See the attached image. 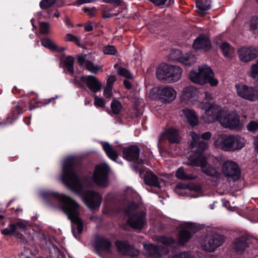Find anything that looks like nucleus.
Masks as SVG:
<instances>
[{"label": "nucleus", "mask_w": 258, "mask_h": 258, "mask_svg": "<svg viewBox=\"0 0 258 258\" xmlns=\"http://www.w3.org/2000/svg\"><path fill=\"white\" fill-rule=\"evenodd\" d=\"M208 149V143L201 141L195 145V166H200L203 172L209 176H214L217 172L214 168L207 165L204 152Z\"/></svg>", "instance_id": "nucleus-5"}, {"label": "nucleus", "mask_w": 258, "mask_h": 258, "mask_svg": "<svg viewBox=\"0 0 258 258\" xmlns=\"http://www.w3.org/2000/svg\"><path fill=\"white\" fill-rule=\"evenodd\" d=\"M41 195L48 205L61 208L71 222L74 236L79 238L83 230V222L79 216V205L77 202L68 196L52 191H43Z\"/></svg>", "instance_id": "nucleus-2"}, {"label": "nucleus", "mask_w": 258, "mask_h": 258, "mask_svg": "<svg viewBox=\"0 0 258 258\" xmlns=\"http://www.w3.org/2000/svg\"><path fill=\"white\" fill-rule=\"evenodd\" d=\"M237 95L244 99L255 101L258 100V89L242 84L235 85Z\"/></svg>", "instance_id": "nucleus-11"}, {"label": "nucleus", "mask_w": 258, "mask_h": 258, "mask_svg": "<svg viewBox=\"0 0 258 258\" xmlns=\"http://www.w3.org/2000/svg\"><path fill=\"white\" fill-rule=\"evenodd\" d=\"M175 190L180 196L194 198V183L178 182L175 185Z\"/></svg>", "instance_id": "nucleus-17"}, {"label": "nucleus", "mask_w": 258, "mask_h": 258, "mask_svg": "<svg viewBox=\"0 0 258 258\" xmlns=\"http://www.w3.org/2000/svg\"><path fill=\"white\" fill-rule=\"evenodd\" d=\"M112 244L110 240L104 236L97 235L95 237L94 242V247L96 253L100 254L101 251L106 252L111 251Z\"/></svg>", "instance_id": "nucleus-14"}, {"label": "nucleus", "mask_w": 258, "mask_h": 258, "mask_svg": "<svg viewBox=\"0 0 258 258\" xmlns=\"http://www.w3.org/2000/svg\"><path fill=\"white\" fill-rule=\"evenodd\" d=\"M116 15V14H111L109 13L108 11H106L105 9H104L102 11V17L104 19L109 18Z\"/></svg>", "instance_id": "nucleus-58"}, {"label": "nucleus", "mask_w": 258, "mask_h": 258, "mask_svg": "<svg viewBox=\"0 0 258 258\" xmlns=\"http://www.w3.org/2000/svg\"><path fill=\"white\" fill-rule=\"evenodd\" d=\"M74 62V58L72 55L67 56L63 60L64 72L67 70L71 76L74 75L75 72Z\"/></svg>", "instance_id": "nucleus-33"}, {"label": "nucleus", "mask_w": 258, "mask_h": 258, "mask_svg": "<svg viewBox=\"0 0 258 258\" xmlns=\"http://www.w3.org/2000/svg\"><path fill=\"white\" fill-rule=\"evenodd\" d=\"M41 45L44 47L53 51H58V47L56 44L48 37H44L41 39Z\"/></svg>", "instance_id": "nucleus-39"}, {"label": "nucleus", "mask_w": 258, "mask_h": 258, "mask_svg": "<svg viewBox=\"0 0 258 258\" xmlns=\"http://www.w3.org/2000/svg\"><path fill=\"white\" fill-rule=\"evenodd\" d=\"M116 80V78L114 76H110L107 80L106 87L110 88H112L114 82Z\"/></svg>", "instance_id": "nucleus-55"}, {"label": "nucleus", "mask_w": 258, "mask_h": 258, "mask_svg": "<svg viewBox=\"0 0 258 258\" xmlns=\"http://www.w3.org/2000/svg\"><path fill=\"white\" fill-rule=\"evenodd\" d=\"M118 74L120 76L132 79L133 78L132 73L126 69L120 67L117 70Z\"/></svg>", "instance_id": "nucleus-48"}, {"label": "nucleus", "mask_w": 258, "mask_h": 258, "mask_svg": "<svg viewBox=\"0 0 258 258\" xmlns=\"http://www.w3.org/2000/svg\"><path fill=\"white\" fill-rule=\"evenodd\" d=\"M220 48L223 55L227 58H231L233 56L234 49L229 43L226 42L221 43Z\"/></svg>", "instance_id": "nucleus-34"}, {"label": "nucleus", "mask_w": 258, "mask_h": 258, "mask_svg": "<svg viewBox=\"0 0 258 258\" xmlns=\"http://www.w3.org/2000/svg\"><path fill=\"white\" fill-rule=\"evenodd\" d=\"M181 100L187 105L194 104V86H190L184 88Z\"/></svg>", "instance_id": "nucleus-26"}, {"label": "nucleus", "mask_w": 258, "mask_h": 258, "mask_svg": "<svg viewBox=\"0 0 258 258\" xmlns=\"http://www.w3.org/2000/svg\"><path fill=\"white\" fill-rule=\"evenodd\" d=\"M231 135H221L215 142V146L224 151L230 150Z\"/></svg>", "instance_id": "nucleus-23"}, {"label": "nucleus", "mask_w": 258, "mask_h": 258, "mask_svg": "<svg viewBox=\"0 0 258 258\" xmlns=\"http://www.w3.org/2000/svg\"><path fill=\"white\" fill-rule=\"evenodd\" d=\"M162 248L151 243L148 245L147 249L150 255L156 258H159L161 256Z\"/></svg>", "instance_id": "nucleus-37"}, {"label": "nucleus", "mask_w": 258, "mask_h": 258, "mask_svg": "<svg viewBox=\"0 0 258 258\" xmlns=\"http://www.w3.org/2000/svg\"><path fill=\"white\" fill-rule=\"evenodd\" d=\"M144 182L146 184L158 188H160L159 179L152 171H147L144 176Z\"/></svg>", "instance_id": "nucleus-24"}, {"label": "nucleus", "mask_w": 258, "mask_h": 258, "mask_svg": "<svg viewBox=\"0 0 258 258\" xmlns=\"http://www.w3.org/2000/svg\"><path fill=\"white\" fill-rule=\"evenodd\" d=\"M123 85L125 88L128 90H130L132 88V84L128 80L125 79L123 80Z\"/></svg>", "instance_id": "nucleus-64"}, {"label": "nucleus", "mask_w": 258, "mask_h": 258, "mask_svg": "<svg viewBox=\"0 0 258 258\" xmlns=\"http://www.w3.org/2000/svg\"><path fill=\"white\" fill-rule=\"evenodd\" d=\"M146 212L141 210L135 212L134 215L128 218L127 224L135 230H141L147 224Z\"/></svg>", "instance_id": "nucleus-12"}, {"label": "nucleus", "mask_w": 258, "mask_h": 258, "mask_svg": "<svg viewBox=\"0 0 258 258\" xmlns=\"http://www.w3.org/2000/svg\"><path fill=\"white\" fill-rule=\"evenodd\" d=\"M224 174L229 177L237 176L240 173L238 165L232 161H227L223 166Z\"/></svg>", "instance_id": "nucleus-21"}, {"label": "nucleus", "mask_w": 258, "mask_h": 258, "mask_svg": "<svg viewBox=\"0 0 258 258\" xmlns=\"http://www.w3.org/2000/svg\"><path fill=\"white\" fill-rule=\"evenodd\" d=\"M39 32L43 35H47L49 33V23L41 22L39 23Z\"/></svg>", "instance_id": "nucleus-44"}, {"label": "nucleus", "mask_w": 258, "mask_h": 258, "mask_svg": "<svg viewBox=\"0 0 258 258\" xmlns=\"http://www.w3.org/2000/svg\"><path fill=\"white\" fill-rule=\"evenodd\" d=\"M65 40L66 41L74 42L76 45L79 46H81L80 38L71 33H68L66 35Z\"/></svg>", "instance_id": "nucleus-45"}, {"label": "nucleus", "mask_w": 258, "mask_h": 258, "mask_svg": "<svg viewBox=\"0 0 258 258\" xmlns=\"http://www.w3.org/2000/svg\"><path fill=\"white\" fill-rule=\"evenodd\" d=\"M94 0H77L76 2L70 4L72 6H80L87 3H92Z\"/></svg>", "instance_id": "nucleus-57"}, {"label": "nucleus", "mask_w": 258, "mask_h": 258, "mask_svg": "<svg viewBox=\"0 0 258 258\" xmlns=\"http://www.w3.org/2000/svg\"><path fill=\"white\" fill-rule=\"evenodd\" d=\"M26 109L27 103L22 100H19L18 102L14 103L10 112L8 114L4 121L0 122V125L12 124Z\"/></svg>", "instance_id": "nucleus-10"}, {"label": "nucleus", "mask_w": 258, "mask_h": 258, "mask_svg": "<svg viewBox=\"0 0 258 258\" xmlns=\"http://www.w3.org/2000/svg\"><path fill=\"white\" fill-rule=\"evenodd\" d=\"M212 136V134L210 132H205L204 133H203L202 135V139H204L205 140V141L204 140H199V141H198L197 139L198 138H199V135H196L195 134V145L197 144V143L201 142V141H206L207 142V143H208V142L207 140H208L209 139H210L211 138ZM209 146V144H208V147Z\"/></svg>", "instance_id": "nucleus-49"}, {"label": "nucleus", "mask_w": 258, "mask_h": 258, "mask_svg": "<svg viewBox=\"0 0 258 258\" xmlns=\"http://www.w3.org/2000/svg\"><path fill=\"white\" fill-rule=\"evenodd\" d=\"M163 137L167 139L170 144H179L180 142L179 130L175 128H167L162 133L159 141L162 140Z\"/></svg>", "instance_id": "nucleus-18"}, {"label": "nucleus", "mask_w": 258, "mask_h": 258, "mask_svg": "<svg viewBox=\"0 0 258 258\" xmlns=\"http://www.w3.org/2000/svg\"><path fill=\"white\" fill-rule=\"evenodd\" d=\"M94 105L96 107H105V101L102 98L98 97L97 95H94Z\"/></svg>", "instance_id": "nucleus-52"}, {"label": "nucleus", "mask_w": 258, "mask_h": 258, "mask_svg": "<svg viewBox=\"0 0 258 258\" xmlns=\"http://www.w3.org/2000/svg\"><path fill=\"white\" fill-rule=\"evenodd\" d=\"M86 69L92 73L96 74L99 70L100 68L97 65L94 64L92 61L87 60Z\"/></svg>", "instance_id": "nucleus-46"}, {"label": "nucleus", "mask_w": 258, "mask_h": 258, "mask_svg": "<svg viewBox=\"0 0 258 258\" xmlns=\"http://www.w3.org/2000/svg\"><path fill=\"white\" fill-rule=\"evenodd\" d=\"M119 253L123 255H133L134 251L132 250L133 247L129 242L125 240H117L115 242Z\"/></svg>", "instance_id": "nucleus-22"}, {"label": "nucleus", "mask_w": 258, "mask_h": 258, "mask_svg": "<svg viewBox=\"0 0 258 258\" xmlns=\"http://www.w3.org/2000/svg\"><path fill=\"white\" fill-rule=\"evenodd\" d=\"M247 128L249 131L255 132L258 130V123L256 121H251L247 124Z\"/></svg>", "instance_id": "nucleus-54"}, {"label": "nucleus", "mask_w": 258, "mask_h": 258, "mask_svg": "<svg viewBox=\"0 0 258 258\" xmlns=\"http://www.w3.org/2000/svg\"><path fill=\"white\" fill-rule=\"evenodd\" d=\"M159 242L162 243L163 244L165 245H168L170 246H173L175 244L176 241L172 237H168L166 236H161L159 239Z\"/></svg>", "instance_id": "nucleus-43"}, {"label": "nucleus", "mask_w": 258, "mask_h": 258, "mask_svg": "<svg viewBox=\"0 0 258 258\" xmlns=\"http://www.w3.org/2000/svg\"><path fill=\"white\" fill-rule=\"evenodd\" d=\"M117 52L116 48L113 45H108L104 50V53L106 54L115 55Z\"/></svg>", "instance_id": "nucleus-53"}, {"label": "nucleus", "mask_w": 258, "mask_h": 258, "mask_svg": "<svg viewBox=\"0 0 258 258\" xmlns=\"http://www.w3.org/2000/svg\"><path fill=\"white\" fill-rule=\"evenodd\" d=\"M170 68L171 70L168 78L169 83L176 82L181 78L182 69L180 67L174 65H170Z\"/></svg>", "instance_id": "nucleus-29"}, {"label": "nucleus", "mask_w": 258, "mask_h": 258, "mask_svg": "<svg viewBox=\"0 0 258 258\" xmlns=\"http://www.w3.org/2000/svg\"><path fill=\"white\" fill-rule=\"evenodd\" d=\"M1 233L5 236H15L20 239L21 241L24 243L26 241L24 236L19 232L16 231V225L14 223L10 224L7 228L1 230Z\"/></svg>", "instance_id": "nucleus-25"}, {"label": "nucleus", "mask_w": 258, "mask_h": 258, "mask_svg": "<svg viewBox=\"0 0 258 258\" xmlns=\"http://www.w3.org/2000/svg\"><path fill=\"white\" fill-rule=\"evenodd\" d=\"M84 29L87 32H90L93 30L92 23L91 21H88L85 24Z\"/></svg>", "instance_id": "nucleus-60"}, {"label": "nucleus", "mask_w": 258, "mask_h": 258, "mask_svg": "<svg viewBox=\"0 0 258 258\" xmlns=\"http://www.w3.org/2000/svg\"><path fill=\"white\" fill-rule=\"evenodd\" d=\"M224 241L225 237L222 235L211 233L198 238L197 244L202 250L212 252L221 246Z\"/></svg>", "instance_id": "nucleus-6"}, {"label": "nucleus", "mask_w": 258, "mask_h": 258, "mask_svg": "<svg viewBox=\"0 0 258 258\" xmlns=\"http://www.w3.org/2000/svg\"><path fill=\"white\" fill-rule=\"evenodd\" d=\"M138 208V204L134 201H132L129 205H127L124 210L125 214L128 217L134 215V211Z\"/></svg>", "instance_id": "nucleus-41"}, {"label": "nucleus", "mask_w": 258, "mask_h": 258, "mask_svg": "<svg viewBox=\"0 0 258 258\" xmlns=\"http://www.w3.org/2000/svg\"><path fill=\"white\" fill-rule=\"evenodd\" d=\"M74 82L78 87L85 89V85L93 92L96 93L100 91L102 84L99 80L92 75H84L80 78V80L75 79Z\"/></svg>", "instance_id": "nucleus-9"}, {"label": "nucleus", "mask_w": 258, "mask_h": 258, "mask_svg": "<svg viewBox=\"0 0 258 258\" xmlns=\"http://www.w3.org/2000/svg\"><path fill=\"white\" fill-rule=\"evenodd\" d=\"M253 240L247 236H242L236 238L233 242V248L237 252L241 253L250 247Z\"/></svg>", "instance_id": "nucleus-16"}, {"label": "nucleus", "mask_w": 258, "mask_h": 258, "mask_svg": "<svg viewBox=\"0 0 258 258\" xmlns=\"http://www.w3.org/2000/svg\"><path fill=\"white\" fill-rule=\"evenodd\" d=\"M100 143L107 157L111 160L116 161L118 158V155L113 149V147L107 142L102 141Z\"/></svg>", "instance_id": "nucleus-30"}, {"label": "nucleus", "mask_w": 258, "mask_h": 258, "mask_svg": "<svg viewBox=\"0 0 258 258\" xmlns=\"http://www.w3.org/2000/svg\"><path fill=\"white\" fill-rule=\"evenodd\" d=\"M250 28L253 33L258 35V17L251 20Z\"/></svg>", "instance_id": "nucleus-50"}, {"label": "nucleus", "mask_w": 258, "mask_h": 258, "mask_svg": "<svg viewBox=\"0 0 258 258\" xmlns=\"http://www.w3.org/2000/svg\"><path fill=\"white\" fill-rule=\"evenodd\" d=\"M184 121L192 128L194 127V110L186 108L182 110Z\"/></svg>", "instance_id": "nucleus-38"}, {"label": "nucleus", "mask_w": 258, "mask_h": 258, "mask_svg": "<svg viewBox=\"0 0 258 258\" xmlns=\"http://www.w3.org/2000/svg\"><path fill=\"white\" fill-rule=\"evenodd\" d=\"M211 47V43L208 37L201 35L195 40V49L208 50Z\"/></svg>", "instance_id": "nucleus-27"}, {"label": "nucleus", "mask_w": 258, "mask_h": 258, "mask_svg": "<svg viewBox=\"0 0 258 258\" xmlns=\"http://www.w3.org/2000/svg\"><path fill=\"white\" fill-rule=\"evenodd\" d=\"M170 65L166 63H163L158 66L156 70V76L159 80L169 83L168 78L171 70Z\"/></svg>", "instance_id": "nucleus-20"}, {"label": "nucleus", "mask_w": 258, "mask_h": 258, "mask_svg": "<svg viewBox=\"0 0 258 258\" xmlns=\"http://www.w3.org/2000/svg\"><path fill=\"white\" fill-rule=\"evenodd\" d=\"M175 176L177 178L185 181L194 179V174L187 173L183 167L177 169L175 172Z\"/></svg>", "instance_id": "nucleus-36"}, {"label": "nucleus", "mask_w": 258, "mask_h": 258, "mask_svg": "<svg viewBox=\"0 0 258 258\" xmlns=\"http://www.w3.org/2000/svg\"><path fill=\"white\" fill-rule=\"evenodd\" d=\"M178 236L179 244L180 245H184L191 237V234L188 228L183 227L180 230Z\"/></svg>", "instance_id": "nucleus-35"}, {"label": "nucleus", "mask_w": 258, "mask_h": 258, "mask_svg": "<svg viewBox=\"0 0 258 258\" xmlns=\"http://www.w3.org/2000/svg\"><path fill=\"white\" fill-rule=\"evenodd\" d=\"M83 10L85 13L88 12V14L90 16H92L94 15V12L96 10V8L95 7L92 8H89L87 7H84Z\"/></svg>", "instance_id": "nucleus-62"}, {"label": "nucleus", "mask_w": 258, "mask_h": 258, "mask_svg": "<svg viewBox=\"0 0 258 258\" xmlns=\"http://www.w3.org/2000/svg\"><path fill=\"white\" fill-rule=\"evenodd\" d=\"M159 98L165 102L173 101L176 95V91L170 87H165L162 89H159L158 91Z\"/></svg>", "instance_id": "nucleus-19"}, {"label": "nucleus", "mask_w": 258, "mask_h": 258, "mask_svg": "<svg viewBox=\"0 0 258 258\" xmlns=\"http://www.w3.org/2000/svg\"><path fill=\"white\" fill-rule=\"evenodd\" d=\"M87 60L85 57L82 55L79 56L77 58L78 63L80 66L86 65Z\"/></svg>", "instance_id": "nucleus-59"}, {"label": "nucleus", "mask_w": 258, "mask_h": 258, "mask_svg": "<svg viewBox=\"0 0 258 258\" xmlns=\"http://www.w3.org/2000/svg\"><path fill=\"white\" fill-rule=\"evenodd\" d=\"M56 3V0H42L39 3V6L42 10H46Z\"/></svg>", "instance_id": "nucleus-47"}, {"label": "nucleus", "mask_w": 258, "mask_h": 258, "mask_svg": "<svg viewBox=\"0 0 258 258\" xmlns=\"http://www.w3.org/2000/svg\"><path fill=\"white\" fill-rule=\"evenodd\" d=\"M112 89L106 87L104 91V95L106 98H109L112 96Z\"/></svg>", "instance_id": "nucleus-61"}, {"label": "nucleus", "mask_w": 258, "mask_h": 258, "mask_svg": "<svg viewBox=\"0 0 258 258\" xmlns=\"http://www.w3.org/2000/svg\"><path fill=\"white\" fill-rule=\"evenodd\" d=\"M154 6L157 7H161L166 4L167 0H149Z\"/></svg>", "instance_id": "nucleus-56"}, {"label": "nucleus", "mask_w": 258, "mask_h": 258, "mask_svg": "<svg viewBox=\"0 0 258 258\" xmlns=\"http://www.w3.org/2000/svg\"><path fill=\"white\" fill-rule=\"evenodd\" d=\"M230 150L241 149L245 145L244 140L238 136L231 135Z\"/></svg>", "instance_id": "nucleus-32"}, {"label": "nucleus", "mask_w": 258, "mask_h": 258, "mask_svg": "<svg viewBox=\"0 0 258 258\" xmlns=\"http://www.w3.org/2000/svg\"><path fill=\"white\" fill-rule=\"evenodd\" d=\"M140 149L138 146L131 145L123 148L122 157L126 160L133 161L132 164L133 170L141 175L144 172L145 167L143 164L147 162V158L146 156L144 158H140Z\"/></svg>", "instance_id": "nucleus-3"}, {"label": "nucleus", "mask_w": 258, "mask_h": 258, "mask_svg": "<svg viewBox=\"0 0 258 258\" xmlns=\"http://www.w3.org/2000/svg\"><path fill=\"white\" fill-rule=\"evenodd\" d=\"M56 98L51 97L48 99H45L42 101H38L37 98L32 99L29 101V107L30 110L34 109L36 108L41 107L42 106H45L49 104L51 102H54Z\"/></svg>", "instance_id": "nucleus-31"}, {"label": "nucleus", "mask_w": 258, "mask_h": 258, "mask_svg": "<svg viewBox=\"0 0 258 258\" xmlns=\"http://www.w3.org/2000/svg\"><path fill=\"white\" fill-rule=\"evenodd\" d=\"M215 113L209 121H214L218 118L220 124L224 127L234 128L237 127L239 124V116L234 112L229 111H217L216 109L213 107L210 108L206 111L207 115H211L212 113Z\"/></svg>", "instance_id": "nucleus-4"}, {"label": "nucleus", "mask_w": 258, "mask_h": 258, "mask_svg": "<svg viewBox=\"0 0 258 258\" xmlns=\"http://www.w3.org/2000/svg\"><path fill=\"white\" fill-rule=\"evenodd\" d=\"M239 59L242 61L249 62L258 56V50L252 47H243L238 51Z\"/></svg>", "instance_id": "nucleus-15"}, {"label": "nucleus", "mask_w": 258, "mask_h": 258, "mask_svg": "<svg viewBox=\"0 0 258 258\" xmlns=\"http://www.w3.org/2000/svg\"><path fill=\"white\" fill-rule=\"evenodd\" d=\"M258 75V60L255 63L252 64L251 66V70L249 73V76L253 79L256 78Z\"/></svg>", "instance_id": "nucleus-51"}, {"label": "nucleus", "mask_w": 258, "mask_h": 258, "mask_svg": "<svg viewBox=\"0 0 258 258\" xmlns=\"http://www.w3.org/2000/svg\"><path fill=\"white\" fill-rule=\"evenodd\" d=\"M122 108V106L118 100L115 99L112 101L111 109L113 114H118Z\"/></svg>", "instance_id": "nucleus-42"}, {"label": "nucleus", "mask_w": 258, "mask_h": 258, "mask_svg": "<svg viewBox=\"0 0 258 258\" xmlns=\"http://www.w3.org/2000/svg\"><path fill=\"white\" fill-rule=\"evenodd\" d=\"M80 165V162L75 156H69L63 161L61 180L63 183L78 195H83L85 204L91 210L98 209L102 203L101 195L94 190L84 192V186L77 169Z\"/></svg>", "instance_id": "nucleus-1"}, {"label": "nucleus", "mask_w": 258, "mask_h": 258, "mask_svg": "<svg viewBox=\"0 0 258 258\" xmlns=\"http://www.w3.org/2000/svg\"><path fill=\"white\" fill-rule=\"evenodd\" d=\"M168 59L171 61H178L182 64L189 67L193 63L191 55L187 53L183 54L178 49H172L168 56Z\"/></svg>", "instance_id": "nucleus-13"}, {"label": "nucleus", "mask_w": 258, "mask_h": 258, "mask_svg": "<svg viewBox=\"0 0 258 258\" xmlns=\"http://www.w3.org/2000/svg\"><path fill=\"white\" fill-rule=\"evenodd\" d=\"M107 3L113 4L116 6H119L121 4V0H104Z\"/></svg>", "instance_id": "nucleus-63"}, {"label": "nucleus", "mask_w": 258, "mask_h": 258, "mask_svg": "<svg viewBox=\"0 0 258 258\" xmlns=\"http://www.w3.org/2000/svg\"><path fill=\"white\" fill-rule=\"evenodd\" d=\"M195 83L204 85L209 83L211 87H216L218 80L215 77L211 69L207 65H202L198 68V72L195 76Z\"/></svg>", "instance_id": "nucleus-7"}, {"label": "nucleus", "mask_w": 258, "mask_h": 258, "mask_svg": "<svg viewBox=\"0 0 258 258\" xmlns=\"http://www.w3.org/2000/svg\"><path fill=\"white\" fill-rule=\"evenodd\" d=\"M196 7L197 13L201 16H204L211 8V0H197Z\"/></svg>", "instance_id": "nucleus-28"}, {"label": "nucleus", "mask_w": 258, "mask_h": 258, "mask_svg": "<svg viewBox=\"0 0 258 258\" xmlns=\"http://www.w3.org/2000/svg\"><path fill=\"white\" fill-rule=\"evenodd\" d=\"M110 172L109 166L105 163L97 165L92 175L94 182L100 186L106 187L108 184V176Z\"/></svg>", "instance_id": "nucleus-8"}, {"label": "nucleus", "mask_w": 258, "mask_h": 258, "mask_svg": "<svg viewBox=\"0 0 258 258\" xmlns=\"http://www.w3.org/2000/svg\"><path fill=\"white\" fill-rule=\"evenodd\" d=\"M189 136L191 137L190 141V145L189 148L190 150L191 153L189 155L188 161L186 162V165L193 167H194V131L189 132Z\"/></svg>", "instance_id": "nucleus-40"}]
</instances>
